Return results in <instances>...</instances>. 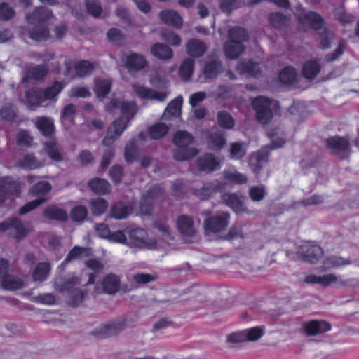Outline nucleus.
Returning a JSON list of instances; mask_svg holds the SVG:
<instances>
[{
	"instance_id": "f257e3e1",
	"label": "nucleus",
	"mask_w": 359,
	"mask_h": 359,
	"mask_svg": "<svg viewBox=\"0 0 359 359\" xmlns=\"http://www.w3.org/2000/svg\"><path fill=\"white\" fill-rule=\"evenodd\" d=\"M53 12L45 6L35 8L27 13L25 19L28 25L24 27L22 33L36 42H43L50 38L48 22L53 18Z\"/></svg>"
},
{
	"instance_id": "f03ea898",
	"label": "nucleus",
	"mask_w": 359,
	"mask_h": 359,
	"mask_svg": "<svg viewBox=\"0 0 359 359\" xmlns=\"http://www.w3.org/2000/svg\"><path fill=\"white\" fill-rule=\"evenodd\" d=\"M120 109L122 116L127 119V121L125 122L123 118H118L113 121L107 128V135L102 140L104 146L111 145L121 135L138 110L137 104L133 101L122 102Z\"/></svg>"
},
{
	"instance_id": "7ed1b4c3",
	"label": "nucleus",
	"mask_w": 359,
	"mask_h": 359,
	"mask_svg": "<svg viewBox=\"0 0 359 359\" xmlns=\"http://www.w3.org/2000/svg\"><path fill=\"white\" fill-rule=\"evenodd\" d=\"M252 106L255 111V118L262 125L269 123L274 114L280 113V106L278 101L265 96H257L252 101Z\"/></svg>"
},
{
	"instance_id": "20e7f679",
	"label": "nucleus",
	"mask_w": 359,
	"mask_h": 359,
	"mask_svg": "<svg viewBox=\"0 0 359 359\" xmlns=\"http://www.w3.org/2000/svg\"><path fill=\"white\" fill-rule=\"evenodd\" d=\"M194 142V136L186 130H179L173 136V143L177 147L173 151V158L177 161H184L196 156L198 150L189 147Z\"/></svg>"
},
{
	"instance_id": "39448f33",
	"label": "nucleus",
	"mask_w": 359,
	"mask_h": 359,
	"mask_svg": "<svg viewBox=\"0 0 359 359\" xmlns=\"http://www.w3.org/2000/svg\"><path fill=\"white\" fill-rule=\"evenodd\" d=\"M211 210H205L201 212L202 216L206 217L203 222V229L205 233H219L224 231L230 219V215L228 212H222L221 215L212 216Z\"/></svg>"
},
{
	"instance_id": "423d86ee",
	"label": "nucleus",
	"mask_w": 359,
	"mask_h": 359,
	"mask_svg": "<svg viewBox=\"0 0 359 359\" xmlns=\"http://www.w3.org/2000/svg\"><path fill=\"white\" fill-rule=\"evenodd\" d=\"M284 144V140H276L272 142L271 145L263 147L260 150L254 153L250 163L252 172L257 175H259L263 166L268 163L270 152L273 149L283 147Z\"/></svg>"
},
{
	"instance_id": "0eeeda50",
	"label": "nucleus",
	"mask_w": 359,
	"mask_h": 359,
	"mask_svg": "<svg viewBox=\"0 0 359 359\" xmlns=\"http://www.w3.org/2000/svg\"><path fill=\"white\" fill-rule=\"evenodd\" d=\"M21 192V185L18 180L11 176L0 177V203H3L11 196H18Z\"/></svg>"
},
{
	"instance_id": "6e6552de",
	"label": "nucleus",
	"mask_w": 359,
	"mask_h": 359,
	"mask_svg": "<svg viewBox=\"0 0 359 359\" xmlns=\"http://www.w3.org/2000/svg\"><path fill=\"white\" fill-rule=\"evenodd\" d=\"M304 333L308 337L317 336L329 332L332 325L324 320H310L302 325Z\"/></svg>"
},
{
	"instance_id": "1a4fd4ad",
	"label": "nucleus",
	"mask_w": 359,
	"mask_h": 359,
	"mask_svg": "<svg viewBox=\"0 0 359 359\" xmlns=\"http://www.w3.org/2000/svg\"><path fill=\"white\" fill-rule=\"evenodd\" d=\"M126 327V320L124 319L117 322H111L101 325L99 328L93 330L91 334L98 339H104L118 334Z\"/></svg>"
},
{
	"instance_id": "9d476101",
	"label": "nucleus",
	"mask_w": 359,
	"mask_h": 359,
	"mask_svg": "<svg viewBox=\"0 0 359 359\" xmlns=\"http://www.w3.org/2000/svg\"><path fill=\"white\" fill-rule=\"evenodd\" d=\"M325 146L334 156H341L350 150V143L347 138L339 135L332 136L325 140Z\"/></svg>"
},
{
	"instance_id": "9b49d317",
	"label": "nucleus",
	"mask_w": 359,
	"mask_h": 359,
	"mask_svg": "<svg viewBox=\"0 0 359 359\" xmlns=\"http://www.w3.org/2000/svg\"><path fill=\"white\" fill-rule=\"evenodd\" d=\"M198 170L206 174H210L221 168L220 161L213 154L205 153L196 161Z\"/></svg>"
},
{
	"instance_id": "f8f14e48",
	"label": "nucleus",
	"mask_w": 359,
	"mask_h": 359,
	"mask_svg": "<svg viewBox=\"0 0 359 359\" xmlns=\"http://www.w3.org/2000/svg\"><path fill=\"white\" fill-rule=\"evenodd\" d=\"M8 229H14L15 233L13 237L20 241L25 238L29 233V230L26 229L22 221L18 217H12L0 222V233L5 232Z\"/></svg>"
},
{
	"instance_id": "ddd939ff",
	"label": "nucleus",
	"mask_w": 359,
	"mask_h": 359,
	"mask_svg": "<svg viewBox=\"0 0 359 359\" xmlns=\"http://www.w3.org/2000/svg\"><path fill=\"white\" fill-rule=\"evenodd\" d=\"M133 89L137 97L142 100H155L163 102L167 97V93L165 92H158L137 83L133 85Z\"/></svg>"
},
{
	"instance_id": "4468645a",
	"label": "nucleus",
	"mask_w": 359,
	"mask_h": 359,
	"mask_svg": "<svg viewBox=\"0 0 359 359\" xmlns=\"http://www.w3.org/2000/svg\"><path fill=\"white\" fill-rule=\"evenodd\" d=\"M298 21L302 25L307 23L309 27L315 31L320 30L325 24L323 17L317 12L311 11L299 15Z\"/></svg>"
},
{
	"instance_id": "2eb2a0df",
	"label": "nucleus",
	"mask_w": 359,
	"mask_h": 359,
	"mask_svg": "<svg viewBox=\"0 0 359 359\" xmlns=\"http://www.w3.org/2000/svg\"><path fill=\"white\" fill-rule=\"evenodd\" d=\"M202 72L205 79H215L224 72L223 64L220 60L213 59L204 65Z\"/></svg>"
},
{
	"instance_id": "dca6fc26",
	"label": "nucleus",
	"mask_w": 359,
	"mask_h": 359,
	"mask_svg": "<svg viewBox=\"0 0 359 359\" xmlns=\"http://www.w3.org/2000/svg\"><path fill=\"white\" fill-rule=\"evenodd\" d=\"M43 101L41 89L31 88L25 92V104L29 111L35 110Z\"/></svg>"
},
{
	"instance_id": "f3484780",
	"label": "nucleus",
	"mask_w": 359,
	"mask_h": 359,
	"mask_svg": "<svg viewBox=\"0 0 359 359\" xmlns=\"http://www.w3.org/2000/svg\"><path fill=\"white\" fill-rule=\"evenodd\" d=\"M236 70L241 75L253 78L259 76L262 73L259 64L250 60L240 61L236 66Z\"/></svg>"
},
{
	"instance_id": "a211bd4d",
	"label": "nucleus",
	"mask_w": 359,
	"mask_h": 359,
	"mask_svg": "<svg viewBox=\"0 0 359 359\" xmlns=\"http://www.w3.org/2000/svg\"><path fill=\"white\" fill-rule=\"evenodd\" d=\"M43 216L49 220L62 222H65L68 220L67 211L56 205L46 206L43 211Z\"/></svg>"
},
{
	"instance_id": "6ab92c4d",
	"label": "nucleus",
	"mask_w": 359,
	"mask_h": 359,
	"mask_svg": "<svg viewBox=\"0 0 359 359\" xmlns=\"http://www.w3.org/2000/svg\"><path fill=\"white\" fill-rule=\"evenodd\" d=\"M194 222L191 216L180 215L177 220L178 231L184 236L191 237L196 233L194 226Z\"/></svg>"
},
{
	"instance_id": "aec40b11",
	"label": "nucleus",
	"mask_w": 359,
	"mask_h": 359,
	"mask_svg": "<svg viewBox=\"0 0 359 359\" xmlns=\"http://www.w3.org/2000/svg\"><path fill=\"white\" fill-rule=\"evenodd\" d=\"M125 63L129 71H140L147 65L145 57L136 53L128 54L126 57Z\"/></svg>"
},
{
	"instance_id": "412c9836",
	"label": "nucleus",
	"mask_w": 359,
	"mask_h": 359,
	"mask_svg": "<svg viewBox=\"0 0 359 359\" xmlns=\"http://www.w3.org/2000/svg\"><path fill=\"white\" fill-rule=\"evenodd\" d=\"M159 18L164 24L177 29L181 28L183 23L182 17L174 10L161 11L159 13Z\"/></svg>"
},
{
	"instance_id": "4be33fe9",
	"label": "nucleus",
	"mask_w": 359,
	"mask_h": 359,
	"mask_svg": "<svg viewBox=\"0 0 359 359\" xmlns=\"http://www.w3.org/2000/svg\"><path fill=\"white\" fill-rule=\"evenodd\" d=\"M48 72V67L46 64L30 67L25 71V75L22 79V81L25 82L30 79L35 81L42 80L47 75Z\"/></svg>"
},
{
	"instance_id": "5701e85b",
	"label": "nucleus",
	"mask_w": 359,
	"mask_h": 359,
	"mask_svg": "<svg viewBox=\"0 0 359 359\" xmlns=\"http://www.w3.org/2000/svg\"><path fill=\"white\" fill-rule=\"evenodd\" d=\"M206 50L207 46L205 43L198 39H190L186 44L187 53L192 57L198 58L202 57L206 52Z\"/></svg>"
},
{
	"instance_id": "b1692460",
	"label": "nucleus",
	"mask_w": 359,
	"mask_h": 359,
	"mask_svg": "<svg viewBox=\"0 0 359 359\" xmlns=\"http://www.w3.org/2000/svg\"><path fill=\"white\" fill-rule=\"evenodd\" d=\"M34 124L44 137H50L55 133V124L53 120L50 118L39 116L36 118Z\"/></svg>"
},
{
	"instance_id": "393cba45",
	"label": "nucleus",
	"mask_w": 359,
	"mask_h": 359,
	"mask_svg": "<svg viewBox=\"0 0 359 359\" xmlns=\"http://www.w3.org/2000/svg\"><path fill=\"white\" fill-rule=\"evenodd\" d=\"M102 285L105 293L116 294L120 289V278L117 275L110 273L104 277Z\"/></svg>"
},
{
	"instance_id": "a878e982",
	"label": "nucleus",
	"mask_w": 359,
	"mask_h": 359,
	"mask_svg": "<svg viewBox=\"0 0 359 359\" xmlns=\"http://www.w3.org/2000/svg\"><path fill=\"white\" fill-rule=\"evenodd\" d=\"M18 166L25 170L39 169L45 165L44 163L38 160L34 154H27L19 159Z\"/></svg>"
},
{
	"instance_id": "bb28decb",
	"label": "nucleus",
	"mask_w": 359,
	"mask_h": 359,
	"mask_svg": "<svg viewBox=\"0 0 359 359\" xmlns=\"http://www.w3.org/2000/svg\"><path fill=\"white\" fill-rule=\"evenodd\" d=\"M323 255V250L318 245H309L306 247V250L302 248V259L312 264L317 262Z\"/></svg>"
},
{
	"instance_id": "cd10ccee",
	"label": "nucleus",
	"mask_w": 359,
	"mask_h": 359,
	"mask_svg": "<svg viewBox=\"0 0 359 359\" xmlns=\"http://www.w3.org/2000/svg\"><path fill=\"white\" fill-rule=\"evenodd\" d=\"M219 191V186L213 182H207L200 188H194L192 194L201 200H207Z\"/></svg>"
},
{
	"instance_id": "c85d7f7f",
	"label": "nucleus",
	"mask_w": 359,
	"mask_h": 359,
	"mask_svg": "<svg viewBox=\"0 0 359 359\" xmlns=\"http://www.w3.org/2000/svg\"><path fill=\"white\" fill-rule=\"evenodd\" d=\"M244 50L245 46L241 41H228L224 46L225 55L231 60L238 58Z\"/></svg>"
},
{
	"instance_id": "c756f323",
	"label": "nucleus",
	"mask_w": 359,
	"mask_h": 359,
	"mask_svg": "<svg viewBox=\"0 0 359 359\" xmlns=\"http://www.w3.org/2000/svg\"><path fill=\"white\" fill-rule=\"evenodd\" d=\"M112 82L108 79H95L94 81V93L99 99L107 97L111 90Z\"/></svg>"
},
{
	"instance_id": "7c9ffc66",
	"label": "nucleus",
	"mask_w": 359,
	"mask_h": 359,
	"mask_svg": "<svg viewBox=\"0 0 359 359\" xmlns=\"http://www.w3.org/2000/svg\"><path fill=\"white\" fill-rule=\"evenodd\" d=\"M302 76L307 80L311 81L317 77L320 72V66L315 60H309L304 62L302 67Z\"/></svg>"
},
{
	"instance_id": "2f4dec72",
	"label": "nucleus",
	"mask_w": 359,
	"mask_h": 359,
	"mask_svg": "<svg viewBox=\"0 0 359 359\" xmlns=\"http://www.w3.org/2000/svg\"><path fill=\"white\" fill-rule=\"evenodd\" d=\"M88 187L94 193L104 195L110 191V184L106 180L95 177L88 181Z\"/></svg>"
},
{
	"instance_id": "473e14b6",
	"label": "nucleus",
	"mask_w": 359,
	"mask_h": 359,
	"mask_svg": "<svg viewBox=\"0 0 359 359\" xmlns=\"http://www.w3.org/2000/svg\"><path fill=\"white\" fill-rule=\"evenodd\" d=\"M1 287L4 290L15 291L22 288L24 283L17 276L7 274L1 280Z\"/></svg>"
},
{
	"instance_id": "72a5a7b5",
	"label": "nucleus",
	"mask_w": 359,
	"mask_h": 359,
	"mask_svg": "<svg viewBox=\"0 0 359 359\" xmlns=\"http://www.w3.org/2000/svg\"><path fill=\"white\" fill-rule=\"evenodd\" d=\"M225 204L231 208L236 213L238 214L245 211L243 201L236 194H226L222 196Z\"/></svg>"
},
{
	"instance_id": "f704fd0d",
	"label": "nucleus",
	"mask_w": 359,
	"mask_h": 359,
	"mask_svg": "<svg viewBox=\"0 0 359 359\" xmlns=\"http://www.w3.org/2000/svg\"><path fill=\"white\" fill-rule=\"evenodd\" d=\"M151 54L159 60H170L173 56L172 50L167 45L156 43L151 48Z\"/></svg>"
},
{
	"instance_id": "c9c22d12",
	"label": "nucleus",
	"mask_w": 359,
	"mask_h": 359,
	"mask_svg": "<svg viewBox=\"0 0 359 359\" xmlns=\"http://www.w3.org/2000/svg\"><path fill=\"white\" fill-rule=\"evenodd\" d=\"M50 265L48 262L38 263L32 272V279L35 282H43L49 276Z\"/></svg>"
},
{
	"instance_id": "e433bc0d",
	"label": "nucleus",
	"mask_w": 359,
	"mask_h": 359,
	"mask_svg": "<svg viewBox=\"0 0 359 359\" xmlns=\"http://www.w3.org/2000/svg\"><path fill=\"white\" fill-rule=\"evenodd\" d=\"M52 186L48 182L41 181L31 187L29 193L32 196L38 198H46L45 197L50 192Z\"/></svg>"
},
{
	"instance_id": "4c0bfd02",
	"label": "nucleus",
	"mask_w": 359,
	"mask_h": 359,
	"mask_svg": "<svg viewBox=\"0 0 359 359\" xmlns=\"http://www.w3.org/2000/svg\"><path fill=\"white\" fill-rule=\"evenodd\" d=\"M74 69L77 77L83 78L93 73L94 65L88 60H81L74 65Z\"/></svg>"
},
{
	"instance_id": "58836bf2",
	"label": "nucleus",
	"mask_w": 359,
	"mask_h": 359,
	"mask_svg": "<svg viewBox=\"0 0 359 359\" xmlns=\"http://www.w3.org/2000/svg\"><path fill=\"white\" fill-rule=\"evenodd\" d=\"M65 86L62 81H56L50 86L41 90L44 101L54 100L62 92Z\"/></svg>"
},
{
	"instance_id": "ea45409f",
	"label": "nucleus",
	"mask_w": 359,
	"mask_h": 359,
	"mask_svg": "<svg viewBox=\"0 0 359 359\" xmlns=\"http://www.w3.org/2000/svg\"><path fill=\"white\" fill-rule=\"evenodd\" d=\"M217 122L219 127L224 130H231L235 126V119L226 111L217 112Z\"/></svg>"
},
{
	"instance_id": "a19ab883",
	"label": "nucleus",
	"mask_w": 359,
	"mask_h": 359,
	"mask_svg": "<svg viewBox=\"0 0 359 359\" xmlns=\"http://www.w3.org/2000/svg\"><path fill=\"white\" fill-rule=\"evenodd\" d=\"M131 213V208L122 202L114 203L110 210L111 217L116 219H123L126 218Z\"/></svg>"
},
{
	"instance_id": "79ce46f5",
	"label": "nucleus",
	"mask_w": 359,
	"mask_h": 359,
	"mask_svg": "<svg viewBox=\"0 0 359 359\" xmlns=\"http://www.w3.org/2000/svg\"><path fill=\"white\" fill-rule=\"evenodd\" d=\"M226 144V138L222 133H212L208 137V147L213 151H219L222 149Z\"/></svg>"
},
{
	"instance_id": "37998d69",
	"label": "nucleus",
	"mask_w": 359,
	"mask_h": 359,
	"mask_svg": "<svg viewBox=\"0 0 359 359\" xmlns=\"http://www.w3.org/2000/svg\"><path fill=\"white\" fill-rule=\"evenodd\" d=\"M268 20L274 28L282 29L286 27L288 18L285 15L280 12H272L269 13Z\"/></svg>"
},
{
	"instance_id": "c03bdc74",
	"label": "nucleus",
	"mask_w": 359,
	"mask_h": 359,
	"mask_svg": "<svg viewBox=\"0 0 359 359\" xmlns=\"http://www.w3.org/2000/svg\"><path fill=\"white\" fill-rule=\"evenodd\" d=\"M43 146L46 153L50 159L57 162L62 160V156L57 148L55 140L44 142Z\"/></svg>"
},
{
	"instance_id": "a18cd8bd",
	"label": "nucleus",
	"mask_w": 359,
	"mask_h": 359,
	"mask_svg": "<svg viewBox=\"0 0 359 359\" xmlns=\"http://www.w3.org/2000/svg\"><path fill=\"white\" fill-rule=\"evenodd\" d=\"M90 207L93 215L100 216L107 210L108 202L102 198H94L90 201Z\"/></svg>"
},
{
	"instance_id": "49530a36",
	"label": "nucleus",
	"mask_w": 359,
	"mask_h": 359,
	"mask_svg": "<svg viewBox=\"0 0 359 359\" xmlns=\"http://www.w3.org/2000/svg\"><path fill=\"white\" fill-rule=\"evenodd\" d=\"M168 130L169 128L165 123L159 122L151 126L148 132L152 139L160 140L168 133Z\"/></svg>"
},
{
	"instance_id": "de8ad7c7",
	"label": "nucleus",
	"mask_w": 359,
	"mask_h": 359,
	"mask_svg": "<svg viewBox=\"0 0 359 359\" xmlns=\"http://www.w3.org/2000/svg\"><path fill=\"white\" fill-rule=\"evenodd\" d=\"M228 36L229 41H241V43L247 41L249 38L247 31L238 26L231 28L228 32Z\"/></svg>"
},
{
	"instance_id": "09e8293b",
	"label": "nucleus",
	"mask_w": 359,
	"mask_h": 359,
	"mask_svg": "<svg viewBox=\"0 0 359 359\" xmlns=\"http://www.w3.org/2000/svg\"><path fill=\"white\" fill-rule=\"evenodd\" d=\"M297 78L295 69L292 67H285L279 73L280 82L285 84H292Z\"/></svg>"
},
{
	"instance_id": "8fccbe9b",
	"label": "nucleus",
	"mask_w": 359,
	"mask_h": 359,
	"mask_svg": "<svg viewBox=\"0 0 359 359\" xmlns=\"http://www.w3.org/2000/svg\"><path fill=\"white\" fill-rule=\"evenodd\" d=\"M194 69V62L191 59H186L181 64L179 69L180 77L184 81H188L193 74Z\"/></svg>"
},
{
	"instance_id": "3c124183",
	"label": "nucleus",
	"mask_w": 359,
	"mask_h": 359,
	"mask_svg": "<svg viewBox=\"0 0 359 359\" xmlns=\"http://www.w3.org/2000/svg\"><path fill=\"white\" fill-rule=\"evenodd\" d=\"M90 254L89 248L81 246H74L70 250L64 262H70L71 261L81 257H88Z\"/></svg>"
},
{
	"instance_id": "603ef678",
	"label": "nucleus",
	"mask_w": 359,
	"mask_h": 359,
	"mask_svg": "<svg viewBox=\"0 0 359 359\" xmlns=\"http://www.w3.org/2000/svg\"><path fill=\"white\" fill-rule=\"evenodd\" d=\"M224 177L229 182L236 184H244L248 182V177L238 171H224Z\"/></svg>"
},
{
	"instance_id": "864d4df0",
	"label": "nucleus",
	"mask_w": 359,
	"mask_h": 359,
	"mask_svg": "<svg viewBox=\"0 0 359 359\" xmlns=\"http://www.w3.org/2000/svg\"><path fill=\"white\" fill-rule=\"evenodd\" d=\"M230 158L233 160H241L246 154V148L245 143L233 142L229 149Z\"/></svg>"
},
{
	"instance_id": "5fc2aeb1",
	"label": "nucleus",
	"mask_w": 359,
	"mask_h": 359,
	"mask_svg": "<svg viewBox=\"0 0 359 359\" xmlns=\"http://www.w3.org/2000/svg\"><path fill=\"white\" fill-rule=\"evenodd\" d=\"M86 12L94 18H99L102 13V7L99 0H86Z\"/></svg>"
},
{
	"instance_id": "6e6d98bb",
	"label": "nucleus",
	"mask_w": 359,
	"mask_h": 359,
	"mask_svg": "<svg viewBox=\"0 0 359 359\" xmlns=\"http://www.w3.org/2000/svg\"><path fill=\"white\" fill-rule=\"evenodd\" d=\"M88 216L87 208L82 205H76L70 211V217L75 222L84 221Z\"/></svg>"
},
{
	"instance_id": "4d7b16f0",
	"label": "nucleus",
	"mask_w": 359,
	"mask_h": 359,
	"mask_svg": "<svg viewBox=\"0 0 359 359\" xmlns=\"http://www.w3.org/2000/svg\"><path fill=\"white\" fill-rule=\"evenodd\" d=\"M131 245H138L144 242L145 231L140 228H135L126 231Z\"/></svg>"
},
{
	"instance_id": "13d9d810",
	"label": "nucleus",
	"mask_w": 359,
	"mask_h": 359,
	"mask_svg": "<svg viewBox=\"0 0 359 359\" xmlns=\"http://www.w3.org/2000/svg\"><path fill=\"white\" fill-rule=\"evenodd\" d=\"M346 48V41L344 40L340 41L333 52L325 55V61L327 63L334 62L344 53Z\"/></svg>"
},
{
	"instance_id": "bf43d9fd",
	"label": "nucleus",
	"mask_w": 359,
	"mask_h": 359,
	"mask_svg": "<svg viewBox=\"0 0 359 359\" xmlns=\"http://www.w3.org/2000/svg\"><path fill=\"white\" fill-rule=\"evenodd\" d=\"M182 103V97H177L168 103L166 107L167 113L172 116H177L180 114Z\"/></svg>"
},
{
	"instance_id": "052dcab7",
	"label": "nucleus",
	"mask_w": 359,
	"mask_h": 359,
	"mask_svg": "<svg viewBox=\"0 0 359 359\" xmlns=\"http://www.w3.org/2000/svg\"><path fill=\"white\" fill-rule=\"evenodd\" d=\"M320 43L318 48L321 50H326L330 48L331 41L334 34L328 29H324L318 34Z\"/></svg>"
},
{
	"instance_id": "680f3d73",
	"label": "nucleus",
	"mask_w": 359,
	"mask_h": 359,
	"mask_svg": "<svg viewBox=\"0 0 359 359\" xmlns=\"http://www.w3.org/2000/svg\"><path fill=\"white\" fill-rule=\"evenodd\" d=\"M86 292L83 291L81 289H74L72 291H71V292H69V305L72 307L79 306L83 302L85 297L86 296Z\"/></svg>"
},
{
	"instance_id": "e2e57ef3",
	"label": "nucleus",
	"mask_w": 359,
	"mask_h": 359,
	"mask_svg": "<svg viewBox=\"0 0 359 359\" xmlns=\"http://www.w3.org/2000/svg\"><path fill=\"white\" fill-rule=\"evenodd\" d=\"M247 341H255L264 334V329L259 326L245 329Z\"/></svg>"
},
{
	"instance_id": "0e129e2a",
	"label": "nucleus",
	"mask_w": 359,
	"mask_h": 359,
	"mask_svg": "<svg viewBox=\"0 0 359 359\" xmlns=\"http://www.w3.org/2000/svg\"><path fill=\"white\" fill-rule=\"evenodd\" d=\"M137 149L135 140H133L125 147L124 157L128 163H133L137 157Z\"/></svg>"
},
{
	"instance_id": "69168bd1",
	"label": "nucleus",
	"mask_w": 359,
	"mask_h": 359,
	"mask_svg": "<svg viewBox=\"0 0 359 359\" xmlns=\"http://www.w3.org/2000/svg\"><path fill=\"white\" fill-rule=\"evenodd\" d=\"M164 193L165 189L161 184H155L150 187L143 196L154 202V200L162 196Z\"/></svg>"
},
{
	"instance_id": "338daca9",
	"label": "nucleus",
	"mask_w": 359,
	"mask_h": 359,
	"mask_svg": "<svg viewBox=\"0 0 359 359\" xmlns=\"http://www.w3.org/2000/svg\"><path fill=\"white\" fill-rule=\"evenodd\" d=\"M79 284L80 279L75 276H72L64 280V281L59 285V290L61 292L65 291L71 292V291L75 289L74 287Z\"/></svg>"
},
{
	"instance_id": "774afa93",
	"label": "nucleus",
	"mask_w": 359,
	"mask_h": 359,
	"mask_svg": "<svg viewBox=\"0 0 359 359\" xmlns=\"http://www.w3.org/2000/svg\"><path fill=\"white\" fill-rule=\"evenodd\" d=\"M123 174V168L120 165H113L109 171V177L115 184L122 182Z\"/></svg>"
}]
</instances>
